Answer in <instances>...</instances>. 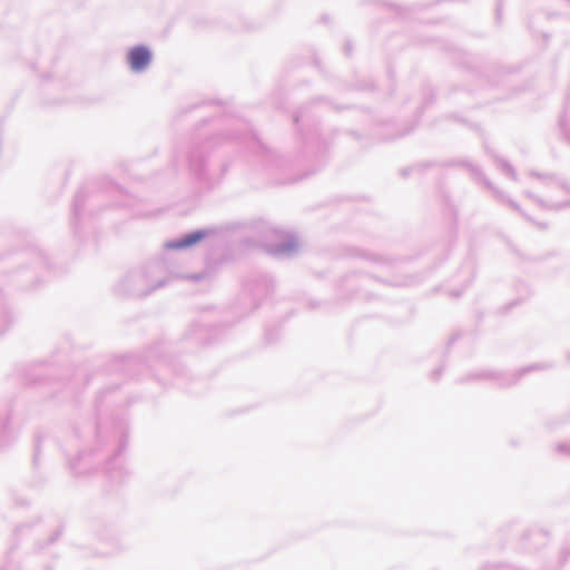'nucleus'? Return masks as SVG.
Wrapping results in <instances>:
<instances>
[{"label": "nucleus", "instance_id": "obj_1", "mask_svg": "<svg viewBox=\"0 0 570 570\" xmlns=\"http://www.w3.org/2000/svg\"><path fill=\"white\" fill-rule=\"evenodd\" d=\"M150 51L145 47H135L128 53L130 68L135 71L144 70L150 62Z\"/></svg>", "mask_w": 570, "mask_h": 570}, {"label": "nucleus", "instance_id": "obj_2", "mask_svg": "<svg viewBox=\"0 0 570 570\" xmlns=\"http://www.w3.org/2000/svg\"><path fill=\"white\" fill-rule=\"evenodd\" d=\"M204 234L202 232H197V233H194V234H190V235H187L186 237H184L177 245L176 247L180 248V247H188V246H191L194 244H196L197 242H199L202 238H203Z\"/></svg>", "mask_w": 570, "mask_h": 570}]
</instances>
